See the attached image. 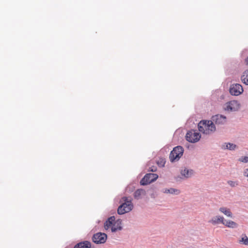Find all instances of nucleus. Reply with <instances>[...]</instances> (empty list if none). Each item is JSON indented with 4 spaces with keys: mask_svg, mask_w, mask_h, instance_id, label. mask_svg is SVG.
I'll use <instances>...</instances> for the list:
<instances>
[{
    "mask_svg": "<svg viewBox=\"0 0 248 248\" xmlns=\"http://www.w3.org/2000/svg\"><path fill=\"white\" fill-rule=\"evenodd\" d=\"M244 90L242 85L240 84H232L231 85L229 92L231 94L238 96L242 93Z\"/></svg>",
    "mask_w": 248,
    "mask_h": 248,
    "instance_id": "obj_7",
    "label": "nucleus"
},
{
    "mask_svg": "<svg viewBox=\"0 0 248 248\" xmlns=\"http://www.w3.org/2000/svg\"><path fill=\"white\" fill-rule=\"evenodd\" d=\"M239 242H242L245 245H248V237L245 234H243Z\"/></svg>",
    "mask_w": 248,
    "mask_h": 248,
    "instance_id": "obj_20",
    "label": "nucleus"
},
{
    "mask_svg": "<svg viewBox=\"0 0 248 248\" xmlns=\"http://www.w3.org/2000/svg\"><path fill=\"white\" fill-rule=\"evenodd\" d=\"M145 191L143 189H137L134 192V197L136 199H139L140 198L141 195L145 194Z\"/></svg>",
    "mask_w": 248,
    "mask_h": 248,
    "instance_id": "obj_18",
    "label": "nucleus"
},
{
    "mask_svg": "<svg viewBox=\"0 0 248 248\" xmlns=\"http://www.w3.org/2000/svg\"><path fill=\"white\" fill-rule=\"evenodd\" d=\"M156 170V167L153 166V167H151L150 169V171H152V172L155 171Z\"/></svg>",
    "mask_w": 248,
    "mask_h": 248,
    "instance_id": "obj_26",
    "label": "nucleus"
},
{
    "mask_svg": "<svg viewBox=\"0 0 248 248\" xmlns=\"http://www.w3.org/2000/svg\"><path fill=\"white\" fill-rule=\"evenodd\" d=\"M158 165L160 167H163L165 164V161L162 158H160L159 161H158L157 162Z\"/></svg>",
    "mask_w": 248,
    "mask_h": 248,
    "instance_id": "obj_24",
    "label": "nucleus"
},
{
    "mask_svg": "<svg viewBox=\"0 0 248 248\" xmlns=\"http://www.w3.org/2000/svg\"><path fill=\"white\" fill-rule=\"evenodd\" d=\"M165 193H171V194H178L180 193V191L178 189H174L173 188H170V189H166L165 191Z\"/></svg>",
    "mask_w": 248,
    "mask_h": 248,
    "instance_id": "obj_19",
    "label": "nucleus"
},
{
    "mask_svg": "<svg viewBox=\"0 0 248 248\" xmlns=\"http://www.w3.org/2000/svg\"><path fill=\"white\" fill-rule=\"evenodd\" d=\"M219 210L225 216L228 217H232V214L230 209L225 207H221L219 208Z\"/></svg>",
    "mask_w": 248,
    "mask_h": 248,
    "instance_id": "obj_15",
    "label": "nucleus"
},
{
    "mask_svg": "<svg viewBox=\"0 0 248 248\" xmlns=\"http://www.w3.org/2000/svg\"><path fill=\"white\" fill-rule=\"evenodd\" d=\"M184 153V149L182 146H178L171 151L169 158L171 162L177 161L182 157Z\"/></svg>",
    "mask_w": 248,
    "mask_h": 248,
    "instance_id": "obj_3",
    "label": "nucleus"
},
{
    "mask_svg": "<svg viewBox=\"0 0 248 248\" xmlns=\"http://www.w3.org/2000/svg\"><path fill=\"white\" fill-rule=\"evenodd\" d=\"M115 220L114 217H110L104 223V228L106 230L111 228V226Z\"/></svg>",
    "mask_w": 248,
    "mask_h": 248,
    "instance_id": "obj_12",
    "label": "nucleus"
},
{
    "mask_svg": "<svg viewBox=\"0 0 248 248\" xmlns=\"http://www.w3.org/2000/svg\"><path fill=\"white\" fill-rule=\"evenodd\" d=\"M91 247V243L86 241L77 244L75 246L74 248H90Z\"/></svg>",
    "mask_w": 248,
    "mask_h": 248,
    "instance_id": "obj_13",
    "label": "nucleus"
},
{
    "mask_svg": "<svg viewBox=\"0 0 248 248\" xmlns=\"http://www.w3.org/2000/svg\"><path fill=\"white\" fill-rule=\"evenodd\" d=\"M199 130L206 135H209L216 131V127L212 121L202 120L198 124Z\"/></svg>",
    "mask_w": 248,
    "mask_h": 248,
    "instance_id": "obj_1",
    "label": "nucleus"
},
{
    "mask_svg": "<svg viewBox=\"0 0 248 248\" xmlns=\"http://www.w3.org/2000/svg\"><path fill=\"white\" fill-rule=\"evenodd\" d=\"M158 178V175L155 173L146 174L141 180L140 183L141 185L145 186L150 184L155 181Z\"/></svg>",
    "mask_w": 248,
    "mask_h": 248,
    "instance_id": "obj_6",
    "label": "nucleus"
},
{
    "mask_svg": "<svg viewBox=\"0 0 248 248\" xmlns=\"http://www.w3.org/2000/svg\"><path fill=\"white\" fill-rule=\"evenodd\" d=\"M122 221L117 220L114 221L112 226H111V231L112 232H115L117 231L121 230L122 229Z\"/></svg>",
    "mask_w": 248,
    "mask_h": 248,
    "instance_id": "obj_11",
    "label": "nucleus"
},
{
    "mask_svg": "<svg viewBox=\"0 0 248 248\" xmlns=\"http://www.w3.org/2000/svg\"><path fill=\"white\" fill-rule=\"evenodd\" d=\"M245 62L247 65H248V57L246 59Z\"/></svg>",
    "mask_w": 248,
    "mask_h": 248,
    "instance_id": "obj_27",
    "label": "nucleus"
},
{
    "mask_svg": "<svg viewBox=\"0 0 248 248\" xmlns=\"http://www.w3.org/2000/svg\"><path fill=\"white\" fill-rule=\"evenodd\" d=\"M227 184L231 187H235L238 185V182L237 181L229 180L227 182Z\"/></svg>",
    "mask_w": 248,
    "mask_h": 248,
    "instance_id": "obj_22",
    "label": "nucleus"
},
{
    "mask_svg": "<svg viewBox=\"0 0 248 248\" xmlns=\"http://www.w3.org/2000/svg\"><path fill=\"white\" fill-rule=\"evenodd\" d=\"M186 138L188 141L194 143L200 140L201 135L195 130H191L186 133Z\"/></svg>",
    "mask_w": 248,
    "mask_h": 248,
    "instance_id": "obj_5",
    "label": "nucleus"
},
{
    "mask_svg": "<svg viewBox=\"0 0 248 248\" xmlns=\"http://www.w3.org/2000/svg\"><path fill=\"white\" fill-rule=\"evenodd\" d=\"M107 238V235L104 233L99 232L93 235V241L96 244L104 243Z\"/></svg>",
    "mask_w": 248,
    "mask_h": 248,
    "instance_id": "obj_8",
    "label": "nucleus"
},
{
    "mask_svg": "<svg viewBox=\"0 0 248 248\" xmlns=\"http://www.w3.org/2000/svg\"><path fill=\"white\" fill-rule=\"evenodd\" d=\"M238 161L243 163L248 162V156H242L239 158Z\"/></svg>",
    "mask_w": 248,
    "mask_h": 248,
    "instance_id": "obj_23",
    "label": "nucleus"
},
{
    "mask_svg": "<svg viewBox=\"0 0 248 248\" xmlns=\"http://www.w3.org/2000/svg\"><path fill=\"white\" fill-rule=\"evenodd\" d=\"M212 120L217 124H223L226 122V117L222 115H216L213 116Z\"/></svg>",
    "mask_w": 248,
    "mask_h": 248,
    "instance_id": "obj_9",
    "label": "nucleus"
},
{
    "mask_svg": "<svg viewBox=\"0 0 248 248\" xmlns=\"http://www.w3.org/2000/svg\"><path fill=\"white\" fill-rule=\"evenodd\" d=\"M241 80L246 85H248V70L243 73L241 77Z\"/></svg>",
    "mask_w": 248,
    "mask_h": 248,
    "instance_id": "obj_17",
    "label": "nucleus"
},
{
    "mask_svg": "<svg viewBox=\"0 0 248 248\" xmlns=\"http://www.w3.org/2000/svg\"><path fill=\"white\" fill-rule=\"evenodd\" d=\"M240 105L236 100H232L226 103L223 106V108L227 111H237L240 108Z\"/></svg>",
    "mask_w": 248,
    "mask_h": 248,
    "instance_id": "obj_4",
    "label": "nucleus"
},
{
    "mask_svg": "<svg viewBox=\"0 0 248 248\" xmlns=\"http://www.w3.org/2000/svg\"><path fill=\"white\" fill-rule=\"evenodd\" d=\"M244 175L245 177H248V169H246L244 170Z\"/></svg>",
    "mask_w": 248,
    "mask_h": 248,
    "instance_id": "obj_25",
    "label": "nucleus"
},
{
    "mask_svg": "<svg viewBox=\"0 0 248 248\" xmlns=\"http://www.w3.org/2000/svg\"><path fill=\"white\" fill-rule=\"evenodd\" d=\"M181 173L183 176H185V177L188 178L192 175L193 171L191 170H188L186 169H185L181 170Z\"/></svg>",
    "mask_w": 248,
    "mask_h": 248,
    "instance_id": "obj_16",
    "label": "nucleus"
},
{
    "mask_svg": "<svg viewBox=\"0 0 248 248\" xmlns=\"http://www.w3.org/2000/svg\"><path fill=\"white\" fill-rule=\"evenodd\" d=\"M224 219H225L223 217L220 216H217L212 217L209 221V222L214 225L218 224L219 223H222L223 224Z\"/></svg>",
    "mask_w": 248,
    "mask_h": 248,
    "instance_id": "obj_10",
    "label": "nucleus"
},
{
    "mask_svg": "<svg viewBox=\"0 0 248 248\" xmlns=\"http://www.w3.org/2000/svg\"><path fill=\"white\" fill-rule=\"evenodd\" d=\"M225 144H226V146H225V147L224 148V149H228L232 150H234L236 147V145L232 143H225Z\"/></svg>",
    "mask_w": 248,
    "mask_h": 248,
    "instance_id": "obj_21",
    "label": "nucleus"
},
{
    "mask_svg": "<svg viewBox=\"0 0 248 248\" xmlns=\"http://www.w3.org/2000/svg\"><path fill=\"white\" fill-rule=\"evenodd\" d=\"M123 201L124 202L122 205L119 206L117 212L120 215H123L126 213L130 212L133 207V205L130 200L126 197L122 198Z\"/></svg>",
    "mask_w": 248,
    "mask_h": 248,
    "instance_id": "obj_2",
    "label": "nucleus"
},
{
    "mask_svg": "<svg viewBox=\"0 0 248 248\" xmlns=\"http://www.w3.org/2000/svg\"><path fill=\"white\" fill-rule=\"evenodd\" d=\"M223 225L228 228H235L238 227V224L233 221L224 219Z\"/></svg>",
    "mask_w": 248,
    "mask_h": 248,
    "instance_id": "obj_14",
    "label": "nucleus"
}]
</instances>
